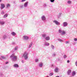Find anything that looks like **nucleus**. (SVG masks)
<instances>
[{
  "label": "nucleus",
  "instance_id": "1",
  "mask_svg": "<svg viewBox=\"0 0 77 77\" xmlns=\"http://www.w3.org/2000/svg\"><path fill=\"white\" fill-rule=\"evenodd\" d=\"M10 57L13 62H15L17 60V56H15V54H12L10 56Z\"/></svg>",
  "mask_w": 77,
  "mask_h": 77
},
{
  "label": "nucleus",
  "instance_id": "2",
  "mask_svg": "<svg viewBox=\"0 0 77 77\" xmlns=\"http://www.w3.org/2000/svg\"><path fill=\"white\" fill-rule=\"evenodd\" d=\"M29 54L26 52H25L23 54V57H24L25 60H27L28 59Z\"/></svg>",
  "mask_w": 77,
  "mask_h": 77
},
{
  "label": "nucleus",
  "instance_id": "3",
  "mask_svg": "<svg viewBox=\"0 0 77 77\" xmlns=\"http://www.w3.org/2000/svg\"><path fill=\"white\" fill-rule=\"evenodd\" d=\"M23 38L24 40H28V39H29V36H28L24 35L23 36Z\"/></svg>",
  "mask_w": 77,
  "mask_h": 77
},
{
  "label": "nucleus",
  "instance_id": "4",
  "mask_svg": "<svg viewBox=\"0 0 77 77\" xmlns=\"http://www.w3.org/2000/svg\"><path fill=\"white\" fill-rule=\"evenodd\" d=\"M53 22L54 23H55L56 25H57V26L60 25V23L58 22V21L56 20H54L53 21Z\"/></svg>",
  "mask_w": 77,
  "mask_h": 77
},
{
  "label": "nucleus",
  "instance_id": "5",
  "mask_svg": "<svg viewBox=\"0 0 77 77\" xmlns=\"http://www.w3.org/2000/svg\"><path fill=\"white\" fill-rule=\"evenodd\" d=\"M5 8V5L3 4L2 3L1 4V9H4Z\"/></svg>",
  "mask_w": 77,
  "mask_h": 77
},
{
  "label": "nucleus",
  "instance_id": "6",
  "mask_svg": "<svg viewBox=\"0 0 77 77\" xmlns=\"http://www.w3.org/2000/svg\"><path fill=\"white\" fill-rule=\"evenodd\" d=\"M41 18L42 21H45L46 20V17H45V16H42L41 17Z\"/></svg>",
  "mask_w": 77,
  "mask_h": 77
},
{
  "label": "nucleus",
  "instance_id": "7",
  "mask_svg": "<svg viewBox=\"0 0 77 77\" xmlns=\"http://www.w3.org/2000/svg\"><path fill=\"white\" fill-rule=\"evenodd\" d=\"M68 26V23L65 22L63 23V27H66Z\"/></svg>",
  "mask_w": 77,
  "mask_h": 77
},
{
  "label": "nucleus",
  "instance_id": "8",
  "mask_svg": "<svg viewBox=\"0 0 77 77\" xmlns=\"http://www.w3.org/2000/svg\"><path fill=\"white\" fill-rule=\"evenodd\" d=\"M44 45L45 47L49 46V45H50V43H48L47 42H45L44 44Z\"/></svg>",
  "mask_w": 77,
  "mask_h": 77
},
{
  "label": "nucleus",
  "instance_id": "9",
  "mask_svg": "<svg viewBox=\"0 0 77 77\" xmlns=\"http://www.w3.org/2000/svg\"><path fill=\"white\" fill-rule=\"evenodd\" d=\"M39 66L40 68H42L43 66V63L40 62L39 64Z\"/></svg>",
  "mask_w": 77,
  "mask_h": 77
},
{
  "label": "nucleus",
  "instance_id": "10",
  "mask_svg": "<svg viewBox=\"0 0 77 77\" xmlns=\"http://www.w3.org/2000/svg\"><path fill=\"white\" fill-rule=\"evenodd\" d=\"M71 73V69H69L67 72V74L68 75H70Z\"/></svg>",
  "mask_w": 77,
  "mask_h": 77
},
{
  "label": "nucleus",
  "instance_id": "11",
  "mask_svg": "<svg viewBox=\"0 0 77 77\" xmlns=\"http://www.w3.org/2000/svg\"><path fill=\"white\" fill-rule=\"evenodd\" d=\"M45 39L46 41H49L50 39V36H48L45 38Z\"/></svg>",
  "mask_w": 77,
  "mask_h": 77
},
{
  "label": "nucleus",
  "instance_id": "12",
  "mask_svg": "<svg viewBox=\"0 0 77 77\" xmlns=\"http://www.w3.org/2000/svg\"><path fill=\"white\" fill-rule=\"evenodd\" d=\"M27 5H28V2H27L24 3V6L25 8H26L27 6Z\"/></svg>",
  "mask_w": 77,
  "mask_h": 77
},
{
  "label": "nucleus",
  "instance_id": "13",
  "mask_svg": "<svg viewBox=\"0 0 77 77\" xmlns=\"http://www.w3.org/2000/svg\"><path fill=\"white\" fill-rule=\"evenodd\" d=\"M47 36V34L46 33H44L43 34H42V36L43 38L44 39L45 38L46 36Z\"/></svg>",
  "mask_w": 77,
  "mask_h": 77
},
{
  "label": "nucleus",
  "instance_id": "14",
  "mask_svg": "<svg viewBox=\"0 0 77 77\" xmlns=\"http://www.w3.org/2000/svg\"><path fill=\"white\" fill-rule=\"evenodd\" d=\"M66 34V32L64 30H62V32L61 35H65Z\"/></svg>",
  "mask_w": 77,
  "mask_h": 77
},
{
  "label": "nucleus",
  "instance_id": "15",
  "mask_svg": "<svg viewBox=\"0 0 77 77\" xmlns=\"http://www.w3.org/2000/svg\"><path fill=\"white\" fill-rule=\"evenodd\" d=\"M13 66L14 68H18V67H19V66L18 64H14Z\"/></svg>",
  "mask_w": 77,
  "mask_h": 77
},
{
  "label": "nucleus",
  "instance_id": "16",
  "mask_svg": "<svg viewBox=\"0 0 77 77\" xmlns=\"http://www.w3.org/2000/svg\"><path fill=\"white\" fill-rule=\"evenodd\" d=\"M58 32L59 33H61V34L62 32V28H60L58 29Z\"/></svg>",
  "mask_w": 77,
  "mask_h": 77
},
{
  "label": "nucleus",
  "instance_id": "17",
  "mask_svg": "<svg viewBox=\"0 0 77 77\" xmlns=\"http://www.w3.org/2000/svg\"><path fill=\"white\" fill-rule=\"evenodd\" d=\"M6 58L5 57L3 56H1V57L0 58V60H2V59H6Z\"/></svg>",
  "mask_w": 77,
  "mask_h": 77
},
{
  "label": "nucleus",
  "instance_id": "18",
  "mask_svg": "<svg viewBox=\"0 0 77 77\" xmlns=\"http://www.w3.org/2000/svg\"><path fill=\"white\" fill-rule=\"evenodd\" d=\"M58 71H59V69L58 68H56L54 70L55 72H58Z\"/></svg>",
  "mask_w": 77,
  "mask_h": 77
},
{
  "label": "nucleus",
  "instance_id": "19",
  "mask_svg": "<svg viewBox=\"0 0 77 77\" xmlns=\"http://www.w3.org/2000/svg\"><path fill=\"white\" fill-rule=\"evenodd\" d=\"M61 15H62V13H60L57 15L58 18H60L61 17Z\"/></svg>",
  "mask_w": 77,
  "mask_h": 77
},
{
  "label": "nucleus",
  "instance_id": "20",
  "mask_svg": "<svg viewBox=\"0 0 77 77\" xmlns=\"http://www.w3.org/2000/svg\"><path fill=\"white\" fill-rule=\"evenodd\" d=\"M4 24L5 22L4 21H0V24H1V25H3Z\"/></svg>",
  "mask_w": 77,
  "mask_h": 77
},
{
  "label": "nucleus",
  "instance_id": "21",
  "mask_svg": "<svg viewBox=\"0 0 77 77\" xmlns=\"http://www.w3.org/2000/svg\"><path fill=\"white\" fill-rule=\"evenodd\" d=\"M11 34L13 36H15V35H16V33H15L14 32H12Z\"/></svg>",
  "mask_w": 77,
  "mask_h": 77
},
{
  "label": "nucleus",
  "instance_id": "22",
  "mask_svg": "<svg viewBox=\"0 0 77 77\" xmlns=\"http://www.w3.org/2000/svg\"><path fill=\"white\" fill-rule=\"evenodd\" d=\"M67 3L69 5L71 4V0H68L67 1Z\"/></svg>",
  "mask_w": 77,
  "mask_h": 77
},
{
  "label": "nucleus",
  "instance_id": "23",
  "mask_svg": "<svg viewBox=\"0 0 77 77\" xmlns=\"http://www.w3.org/2000/svg\"><path fill=\"white\" fill-rule=\"evenodd\" d=\"M8 14H5L3 18H7L8 17Z\"/></svg>",
  "mask_w": 77,
  "mask_h": 77
},
{
  "label": "nucleus",
  "instance_id": "24",
  "mask_svg": "<svg viewBox=\"0 0 77 77\" xmlns=\"http://www.w3.org/2000/svg\"><path fill=\"white\" fill-rule=\"evenodd\" d=\"M48 5L47 4H44L43 5V7L44 8H47V6Z\"/></svg>",
  "mask_w": 77,
  "mask_h": 77
},
{
  "label": "nucleus",
  "instance_id": "25",
  "mask_svg": "<svg viewBox=\"0 0 77 77\" xmlns=\"http://www.w3.org/2000/svg\"><path fill=\"white\" fill-rule=\"evenodd\" d=\"M51 48L52 50L54 49V46L53 45H51Z\"/></svg>",
  "mask_w": 77,
  "mask_h": 77
},
{
  "label": "nucleus",
  "instance_id": "26",
  "mask_svg": "<svg viewBox=\"0 0 77 77\" xmlns=\"http://www.w3.org/2000/svg\"><path fill=\"white\" fill-rule=\"evenodd\" d=\"M72 75L73 76L75 75V72L73 71L72 72Z\"/></svg>",
  "mask_w": 77,
  "mask_h": 77
},
{
  "label": "nucleus",
  "instance_id": "27",
  "mask_svg": "<svg viewBox=\"0 0 77 77\" xmlns=\"http://www.w3.org/2000/svg\"><path fill=\"white\" fill-rule=\"evenodd\" d=\"M32 44H33V43L32 42L31 43L30 45L29 46V48H30V47H32Z\"/></svg>",
  "mask_w": 77,
  "mask_h": 77
},
{
  "label": "nucleus",
  "instance_id": "28",
  "mask_svg": "<svg viewBox=\"0 0 77 77\" xmlns=\"http://www.w3.org/2000/svg\"><path fill=\"white\" fill-rule=\"evenodd\" d=\"M6 6H7V8H9V7H10V4H7V5Z\"/></svg>",
  "mask_w": 77,
  "mask_h": 77
},
{
  "label": "nucleus",
  "instance_id": "29",
  "mask_svg": "<svg viewBox=\"0 0 77 77\" xmlns=\"http://www.w3.org/2000/svg\"><path fill=\"white\" fill-rule=\"evenodd\" d=\"M58 41H60V42H62V41H63V40L60 38H58Z\"/></svg>",
  "mask_w": 77,
  "mask_h": 77
},
{
  "label": "nucleus",
  "instance_id": "30",
  "mask_svg": "<svg viewBox=\"0 0 77 77\" xmlns=\"http://www.w3.org/2000/svg\"><path fill=\"white\" fill-rule=\"evenodd\" d=\"M0 76L1 77H3V74H2V73H1L0 74Z\"/></svg>",
  "mask_w": 77,
  "mask_h": 77
},
{
  "label": "nucleus",
  "instance_id": "31",
  "mask_svg": "<svg viewBox=\"0 0 77 77\" xmlns=\"http://www.w3.org/2000/svg\"><path fill=\"white\" fill-rule=\"evenodd\" d=\"M52 56H53V57H55V56H56V54H52Z\"/></svg>",
  "mask_w": 77,
  "mask_h": 77
},
{
  "label": "nucleus",
  "instance_id": "32",
  "mask_svg": "<svg viewBox=\"0 0 77 77\" xmlns=\"http://www.w3.org/2000/svg\"><path fill=\"white\" fill-rule=\"evenodd\" d=\"M50 2L51 3H54V0H49Z\"/></svg>",
  "mask_w": 77,
  "mask_h": 77
},
{
  "label": "nucleus",
  "instance_id": "33",
  "mask_svg": "<svg viewBox=\"0 0 77 77\" xmlns=\"http://www.w3.org/2000/svg\"><path fill=\"white\" fill-rule=\"evenodd\" d=\"M17 49H18V47L16 46L14 48V51H16V50H17Z\"/></svg>",
  "mask_w": 77,
  "mask_h": 77
},
{
  "label": "nucleus",
  "instance_id": "34",
  "mask_svg": "<svg viewBox=\"0 0 77 77\" xmlns=\"http://www.w3.org/2000/svg\"><path fill=\"white\" fill-rule=\"evenodd\" d=\"M53 75V72L49 74V75H50L51 76H52V75Z\"/></svg>",
  "mask_w": 77,
  "mask_h": 77
},
{
  "label": "nucleus",
  "instance_id": "35",
  "mask_svg": "<svg viewBox=\"0 0 77 77\" xmlns=\"http://www.w3.org/2000/svg\"><path fill=\"white\" fill-rule=\"evenodd\" d=\"M3 38L4 39H6V38H7V36H6V35H4L3 36Z\"/></svg>",
  "mask_w": 77,
  "mask_h": 77
},
{
  "label": "nucleus",
  "instance_id": "36",
  "mask_svg": "<svg viewBox=\"0 0 77 77\" xmlns=\"http://www.w3.org/2000/svg\"><path fill=\"white\" fill-rule=\"evenodd\" d=\"M67 57L66 56V55H64L63 57H64V59H65V58H66Z\"/></svg>",
  "mask_w": 77,
  "mask_h": 77
},
{
  "label": "nucleus",
  "instance_id": "37",
  "mask_svg": "<svg viewBox=\"0 0 77 77\" xmlns=\"http://www.w3.org/2000/svg\"><path fill=\"white\" fill-rule=\"evenodd\" d=\"M35 60V62H38V59H36Z\"/></svg>",
  "mask_w": 77,
  "mask_h": 77
},
{
  "label": "nucleus",
  "instance_id": "38",
  "mask_svg": "<svg viewBox=\"0 0 77 77\" xmlns=\"http://www.w3.org/2000/svg\"><path fill=\"white\" fill-rule=\"evenodd\" d=\"M20 7L21 8H23L24 6L23 5H20Z\"/></svg>",
  "mask_w": 77,
  "mask_h": 77
},
{
  "label": "nucleus",
  "instance_id": "39",
  "mask_svg": "<svg viewBox=\"0 0 77 77\" xmlns=\"http://www.w3.org/2000/svg\"><path fill=\"white\" fill-rule=\"evenodd\" d=\"M74 41H77V38H74Z\"/></svg>",
  "mask_w": 77,
  "mask_h": 77
},
{
  "label": "nucleus",
  "instance_id": "40",
  "mask_svg": "<svg viewBox=\"0 0 77 77\" xmlns=\"http://www.w3.org/2000/svg\"><path fill=\"white\" fill-rule=\"evenodd\" d=\"M1 14H5V12H4L3 11H2V12H1Z\"/></svg>",
  "mask_w": 77,
  "mask_h": 77
},
{
  "label": "nucleus",
  "instance_id": "41",
  "mask_svg": "<svg viewBox=\"0 0 77 77\" xmlns=\"http://www.w3.org/2000/svg\"><path fill=\"white\" fill-rule=\"evenodd\" d=\"M66 44H69V41H67L66 42Z\"/></svg>",
  "mask_w": 77,
  "mask_h": 77
},
{
  "label": "nucleus",
  "instance_id": "42",
  "mask_svg": "<svg viewBox=\"0 0 77 77\" xmlns=\"http://www.w3.org/2000/svg\"><path fill=\"white\" fill-rule=\"evenodd\" d=\"M26 0H22V2H25V1H26Z\"/></svg>",
  "mask_w": 77,
  "mask_h": 77
},
{
  "label": "nucleus",
  "instance_id": "43",
  "mask_svg": "<svg viewBox=\"0 0 77 77\" xmlns=\"http://www.w3.org/2000/svg\"><path fill=\"white\" fill-rule=\"evenodd\" d=\"M22 62L23 63H24V61L23 60H22Z\"/></svg>",
  "mask_w": 77,
  "mask_h": 77
},
{
  "label": "nucleus",
  "instance_id": "44",
  "mask_svg": "<svg viewBox=\"0 0 77 77\" xmlns=\"http://www.w3.org/2000/svg\"><path fill=\"white\" fill-rule=\"evenodd\" d=\"M8 63H9V62H8V61L5 62V64H8Z\"/></svg>",
  "mask_w": 77,
  "mask_h": 77
},
{
  "label": "nucleus",
  "instance_id": "45",
  "mask_svg": "<svg viewBox=\"0 0 77 77\" xmlns=\"http://www.w3.org/2000/svg\"><path fill=\"white\" fill-rule=\"evenodd\" d=\"M69 62H70L69 60H67V63H69Z\"/></svg>",
  "mask_w": 77,
  "mask_h": 77
},
{
  "label": "nucleus",
  "instance_id": "46",
  "mask_svg": "<svg viewBox=\"0 0 77 77\" xmlns=\"http://www.w3.org/2000/svg\"><path fill=\"white\" fill-rule=\"evenodd\" d=\"M75 64L76 66H77V61L75 62Z\"/></svg>",
  "mask_w": 77,
  "mask_h": 77
},
{
  "label": "nucleus",
  "instance_id": "47",
  "mask_svg": "<svg viewBox=\"0 0 77 77\" xmlns=\"http://www.w3.org/2000/svg\"><path fill=\"white\" fill-rule=\"evenodd\" d=\"M15 44V43L14 42H13L12 43V44Z\"/></svg>",
  "mask_w": 77,
  "mask_h": 77
},
{
  "label": "nucleus",
  "instance_id": "48",
  "mask_svg": "<svg viewBox=\"0 0 77 77\" xmlns=\"http://www.w3.org/2000/svg\"><path fill=\"white\" fill-rule=\"evenodd\" d=\"M56 77H59V76H57Z\"/></svg>",
  "mask_w": 77,
  "mask_h": 77
},
{
  "label": "nucleus",
  "instance_id": "49",
  "mask_svg": "<svg viewBox=\"0 0 77 77\" xmlns=\"http://www.w3.org/2000/svg\"><path fill=\"white\" fill-rule=\"evenodd\" d=\"M2 2V0H0V2Z\"/></svg>",
  "mask_w": 77,
  "mask_h": 77
},
{
  "label": "nucleus",
  "instance_id": "50",
  "mask_svg": "<svg viewBox=\"0 0 77 77\" xmlns=\"http://www.w3.org/2000/svg\"><path fill=\"white\" fill-rule=\"evenodd\" d=\"M52 66H53V65H52Z\"/></svg>",
  "mask_w": 77,
  "mask_h": 77
},
{
  "label": "nucleus",
  "instance_id": "51",
  "mask_svg": "<svg viewBox=\"0 0 77 77\" xmlns=\"http://www.w3.org/2000/svg\"><path fill=\"white\" fill-rule=\"evenodd\" d=\"M58 60H59V59Z\"/></svg>",
  "mask_w": 77,
  "mask_h": 77
}]
</instances>
